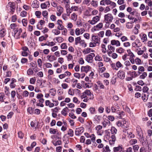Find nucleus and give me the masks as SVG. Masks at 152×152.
Wrapping results in <instances>:
<instances>
[{"mask_svg": "<svg viewBox=\"0 0 152 152\" xmlns=\"http://www.w3.org/2000/svg\"><path fill=\"white\" fill-rule=\"evenodd\" d=\"M80 44V45L84 48H85L87 46V44L85 42V41L84 40L82 39Z\"/></svg>", "mask_w": 152, "mask_h": 152, "instance_id": "48", "label": "nucleus"}, {"mask_svg": "<svg viewBox=\"0 0 152 152\" xmlns=\"http://www.w3.org/2000/svg\"><path fill=\"white\" fill-rule=\"evenodd\" d=\"M91 69V67L88 66H82L81 68V71L82 72H84L87 73Z\"/></svg>", "mask_w": 152, "mask_h": 152, "instance_id": "19", "label": "nucleus"}, {"mask_svg": "<svg viewBox=\"0 0 152 152\" xmlns=\"http://www.w3.org/2000/svg\"><path fill=\"white\" fill-rule=\"evenodd\" d=\"M77 82L78 80L75 79L73 78L71 80V83L73 88H74L76 86Z\"/></svg>", "mask_w": 152, "mask_h": 152, "instance_id": "34", "label": "nucleus"}, {"mask_svg": "<svg viewBox=\"0 0 152 152\" xmlns=\"http://www.w3.org/2000/svg\"><path fill=\"white\" fill-rule=\"evenodd\" d=\"M125 50L122 47H119L116 49V51L117 53L122 54L124 53Z\"/></svg>", "mask_w": 152, "mask_h": 152, "instance_id": "25", "label": "nucleus"}, {"mask_svg": "<svg viewBox=\"0 0 152 152\" xmlns=\"http://www.w3.org/2000/svg\"><path fill=\"white\" fill-rule=\"evenodd\" d=\"M103 128H108L110 125V121L107 119H104L103 118V120L102 122Z\"/></svg>", "mask_w": 152, "mask_h": 152, "instance_id": "9", "label": "nucleus"}, {"mask_svg": "<svg viewBox=\"0 0 152 152\" xmlns=\"http://www.w3.org/2000/svg\"><path fill=\"white\" fill-rule=\"evenodd\" d=\"M142 97L143 100L144 102H146L148 98V95L145 94H143Z\"/></svg>", "mask_w": 152, "mask_h": 152, "instance_id": "61", "label": "nucleus"}, {"mask_svg": "<svg viewBox=\"0 0 152 152\" xmlns=\"http://www.w3.org/2000/svg\"><path fill=\"white\" fill-rule=\"evenodd\" d=\"M50 5V2L49 1H46L44 3L41 4L40 7L42 9H45L47 7H49Z\"/></svg>", "mask_w": 152, "mask_h": 152, "instance_id": "20", "label": "nucleus"}, {"mask_svg": "<svg viewBox=\"0 0 152 152\" xmlns=\"http://www.w3.org/2000/svg\"><path fill=\"white\" fill-rule=\"evenodd\" d=\"M103 26V23H100L95 26L97 29H100L102 28Z\"/></svg>", "mask_w": 152, "mask_h": 152, "instance_id": "50", "label": "nucleus"}, {"mask_svg": "<svg viewBox=\"0 0 152 152\" xmlns=\"http://www.w3.org/2000/svg\"><path fill=\"white\" fill-rule=\"evenodd\" d=\"M116 124L118 126L124 128H127L129 126L128 122L125 120H123L122 121H118Z\"/></svg>", "mask_w": 152, "mask_h": 152, "instance_id": "2", "label": "nucleus"}, {"mask_svg": "<svg viewBox=\"0 0 152 152\" xmlns=\"http://www.w3.org/2000/svg\"><path fill=\"white\" fill-rule=\"evenodd\" d=\"M81 40L82 39L80 37L76 38L75 39V44L76 45H77L79 44H80Z\"/></svg>", "mask_w": 152, "mask_h": 152, "instance_id": "37", "label": "nucleus"}, {"mask_svg": "<svg viewBox=\"0 0 152 152\" xmlns=\"http://www.w3.org/2000/svg\"><path fill=\"white\" fill-rule=\"evenodd\" d=\"M100 16H95L92 18V20H88V22L89 24L92 25H94L98 22L100 20Z\"/></svg>", "mask_w": 152, "mask_h": 152, "instance_id": "4", "label": "nucleus"}, {"mask_svg": "<svg viewBox=\"0 0 152 152\" xmlns=\"http://www.w3.org/2000/svg\"><path fill=\"white\" fill-rule=\"evenodd\" d=\"M49 93L50 96H54L56 93V91L55 88H52L50 90Z\"/></svg>", "mask_w": 152, "mask_h": 152, "instance_id": "31", "label": "nucleus"}, {"mask_svg": "<svg viewBox=\"0 0 152 152\" xmlns=\"http://www.w3.org/2000/svg\"><path fill=\"white\" fill-rule=\"evenodd\" d=\"M100 41V38L98 36L92 35L91 42L89 43V47H94L99 45Z\"/></svg>", "mask_w": 152, "mask_h": 152, "instance_id": "1", "label": "nucleus"}, {"mask_svg": "<svg viewBox=\"0 0 152 152\" xmlns=\"http://www.w3.org/2000/svg\"><path fill=\"white\" fill-rule=\"evenodd\" d=\"M58 132L57 129H53L52 128H50V133L55 134Z\"/></svg>", "mask_w": 152, "mask_h": 152, "instance_id": "58", "label": "nucleus"}, {"mask_svg": "<svg viewBox=\"0 0 152 152\" xmlns=\"http://www.w3.org/2000/svg\"><path fill=\"white\" fill-rule=\"evenodd\" d=\"M136 131L137 134L139 136V137L141 139L143 138L142 131L141 128L139 126H138L136 128Z\"/></svg>", "mask_w": 152, "mask_h": 152, "instance_id": "12", "label": "nucleus"}, {"mask_svg": "<svg viewBox=\"0 0 152 152\" xmlns=\"http://www.w3.org/2000/svg\"><path fill=\"white\" fill-rule=\"evenodd\" d=\"M45 105L46 106H48L50 107H53L54 104V103H51L49 100H46L45 101Z\"/></svg>", "mask_w": 152, "mask_h": 152, "instance_id": "30", "label": "nucleus"}, {"mask_svg": "<svg viewBox=\"0 0 152 152\" xmlns=\"http://www.w3.org/2000/svg\"><path fill=\"white\" fill-rule=\"evenodd\" d=\"M108 49L110 50L112 52H114L115 50V48L111 45H109L108 46Z\"/></svg>", "mask_w": 152, "mask_h": 152, "instance_id": "57", "label": "nucleus"}, {"mask_svg": "<svg viewBox=\"0 0 152 152\" xmlns=\"http://www.w3.org/2000/svg\"><path fill=\"white\" fill-rule=\"evenodd\" d=\"M124 64L126 66V69L127 70H129V67L131 65L130 61L129 60L126 61L124 62Z\"/></svg>", "mask_w": 152, "mask_h": 152, "instance_id": "29", "label": "nucleus"}, {"mask_svg": "<svg viewBox=\"0 0 152 152\" xmlns=\"http://www.w3.org/2000/svg\"><path fill=\"white\" fill-rule=\"evenodd\" d=\"M60 47L61 49H67V46L66 43H63L61 45Z\"/></svg>", "mask_w": 152, "mask_h": 152, "instance_id": "59", "label": "nucleus"}, {"mask_svg": "<svg viewBox=\"0 0 152 152\" xmlns=\"http://www.w3.org/2000/svg\"><path fill=\"white\" fill-rule=\"evenodd\" d=\"M77 18V15L75 13L71 15V19L74 21H75Z\"/></svg>", "mask_w": 152, "mask_h": 152, "instance_id": "42", "label": "nucleus"}, {"mask_svg": "<svg viewBox=\"0 0 152 152\" xmlns=\"http://www.w3.org/2000/svg\"><path fill=\"white\" fill-rule=\"evenodd\" d=\"M39 3L37 0H35L33 1L32 4L31 6L33 8H38L39 7Z\"/></svg>", "mask_w": 152, "mask_h": 152, "instance_id": "24", "label": "nucleus"}, {"mask_svg": "<svg viewBox=\"0 0 152 152\" xmlns=\"http://www.w3.org/2000/svg\"><path fill=\"white\" fill-rule=\"evenodd\" d=\"M85 93L87 96H89L90 99H93L94 98V95L93 93L90 90H86L85 91Z\"/></svg>", "mask_w": 152, "mask_h": 152, "instance_id": "13", "label": "nucleus"}, {"mask_svg": "<svg viewBox=\"0 0 152 152\" xmlns=\"http://www.w3.org/2000/svg\"><path fill=\"white\" fill-rule=\"evenodd\" d=\"M132 46L134 48H139L142 46V44L140 40L137 39L135 41L132 43Z\"/></svg>", "mask_w": 152, "mask_h": 152, "instance_id": "7", "label": "nucleus"}, {"mask_svg": "<svg viewBox=\"0 0 152 152\" xmlns=\"http://www.w3.org/2000/svg\"><path fill=\"white\" fill-rule=\"evenodd\" d=\"M7 7L9 12L13 14L15 11V6L14 3L9 2L7 6Z\"/></svg>", "mask_w": 152, "mask_h": 152, "instance_id": "3", "label": "nucleus"}, {"mask_svg": "<svg viewBox=\"0 0 152 152\" xmlns=\"http://www.w3.org/2000/svg\"><path fill=\"white\" fill-rule=\"evenodd\" d=\"M43 95L41 93H39L37 94V98L39 99V101L42 103H43L44 101V99L43 98Z\"/></svg>", "mask_w": 152, "mask_h": 152, "instance_id": "23", "label": "nucleus"}, {"mask_svg": "<svg viewBox=\"0 0 152 152\" xmlns=\"http://www.w3.org/2000/svg\"><path fill=\"white\" fill-rule=\"evenodd\" d=\"M115 65L116 66V68H120L123 67V65L119 61H118L116 62Z\"/></svg>", "mask_w": 152, "mask_h": 152, "instance_id": "52", "label": "nucleus"}, {"mask_svg": "<svg viewBox=\"0 0 152 152\" xmlns=\"http://www.w3.org/2000/svg\"><path fill=\"white\" fill-rule=\"evenodd\" d=\"M60 108L59 107H56L52 109H51V111L55 113H57L59 111V110H60Z\"/></svg>", "mask_w": 152, "mask_h": 152, "instance_id": "60", "label": "nucleus"}, {"mask_svg": "<svg viewBox=\"0 0 152 152\" xmlns=\"http://www.w3.org/2000/svg\"><path fill=\"white\" fill-rule=\"evenodd\" d=\"M117 113L118 114L117 117L119 118H122L125 114L122 111H118Z\"/></svg>", "mask_w": 152, "mask_h": 152, "instance_id": "40", "label": "nucleus"}, {"mask_svg": "<svg viewBox=\"0 0 152 152\" xmlns=\"http://www.w3.org/2000/svg\"><path fill=\"white\" fill-rule=\"evenodd\" d=\"M102 126L100 125H98L95 127V129L96 131V133L99 135H102L103 132L102 130Z\"/></svg>", "mask_w": 152, "mask_h": 152, "instance_id": "8", "label": "nucleus"}, {"mask_svg": "<svg viewBox=\"0 0 152 152\" xmlns=\"http://www.w3.org/2000/svg\"><path fill=\"white\" fill-rule=\"evenodd\" d=\"M73 131L71 129H69L67 131V134L71 137H72L73 136Z\"/></svg>", "mask_w": 152, "mask_h": 152, "instance_id": "54", "label": "nucleus"}, {"mask_svg": "<svg viewBox=\"0 0 152 152\" xmlns=\"http://www.w3.org/2000/svg\"><path fill=\"white\" fill-rule=\"evenodd\" d=\"M147 76V73L146 72H143L142 74L140 76V78L141 79H144Z\"/></svg>", "mask_w": 152, "mask_h": 152, "instance_id": "64", "label": "nucleus"}, {"mask_svg": "<svg viewBox=\"0 0 152 152\" xmlns=\"http://www.w3.org/2000/svg\"><path fill=\"white\" fill-rule=\"evenodd\" d=\"M84 131V128L83 127L77 128L75 130V134L76 136H79L83 133Z\"/></svg>", "mask_w": 152, "mask_h": 152, "instance_id": "10", "label": "nucleus"}, {"mask_svg": "<svg viewBox=\"0 0 152 152\" xmlns=\"http://www.w3.org/2000/svg\"><path fill=\"white\" fill-rule=\"evenodd\" d=\"M45 22L44 20H41L39 22V23L40 25L39 24H38L37 25V27L38 29H41L42 28V26L43 24Z\"/></svg>", "mask_w": 152, "mask_h": 152, "instance_id": "36", "label": "nucleus"}, {"mask_svg": "<svg viewBox=\"0 0 152 152\" xmlns=\"http://www.w3.org/2000/svg\"><path fill=\"white\" fill-rule=\"evenodd\" d=\"M102 152H110L111 150L109 148V146L106 145L105 146H104L102 149Z\"/></svg>", "mask_w": 152, "mask_h": 152, "instance_id": "32", "label": "nucleus"}, {"mask_svg": "<svg viewBox=\"0 0 152 152\" xmlns=\"http://www.w3.org/2000/svg\"><path fill=\"white\" fill-rule=\"evenodd\" d=\"M52 142L55 146L60 145L62 143L61 141L60 140H58L56 142H55L54 141H52Z\"/></svg>", "mask_w": 152, "mask_h": 152, "instance_id": "45", "label": "nucleus"}, {"mask_svg": "<svg viewBox=\"0 0 152 152\" xmlns=\"http://www.w3.org/2000/svg\"><path fill=\"white\" fill-rule=\"evenodd\" d=\"M15 32L13 34V36L16 39H19L20 37V36L21 33L22 32V29L21 28H19L18 30V31Z\"/></svg>", "mask_w": 152, "mask_h": 152, "instance_id": "11", "label": "nucleus"}, {"mask_svg": "<svg viewBox=\"0 0 152 152\" xmlns=\"http://www.w3.org/2000/svg\"><path fill=\"white\" fill-rule=\"evenodd\" d=\"M104 21L105 22L111 23L112 22L113 17L110 13H108L104 15Z\"/></svg>", "mask_w": 152, "mask_h": 152, "instance_id": "5", "label": "nucleus"}, {"mask_svg": "<svg viewBox=\"0 0 152 152\" xmlns=\"http://www.w3.org/2000/svg\"><path fill=\"white\" fill-rule=\"evenodd\" d=\"M101 47L102 48V52L104 53H106L107 51V50L105 45L104 44H102L101 45Z\"/></svg>", "mask_w": 152, "mask_h": 152, "instance_id": "55", "label": "nucleus"}, {"mask_svg": "<svg viewBox=\"0 0 152 152\" xmlns=\"http://www.w3.org/2000/svg\"><path fill=\"white\" fill-rule=\"evenodd\" d=\"M10 28L12 29L13 32L14 33L15 32H16L17 31H18V30L19 28H18L17 25L15 23L11 24L10 26Z\"/></svg>", "mask_w": 152, "mask_h": 152, "instance_id": "18", "label": "nucleus"}, {"mask_svg": "<svg viewBox=\"0 0 152 152\" xmlns=\"http://www.w3.org/2000/svg\"><path fill=\"white\" fill-rule=\"evenodd\" d=\"M48 37V35L47 34H45L44 36H42L39 38V41L42 42L44 40H46Z\"/></svg>", "mask_w": 152, "mask_h": 152, "instance_id": "35", "label": "nucleus"}, {"mask_svg": "<svg viewBox=\"0 0 152 152\" xmlns=\"http://www.w3.org/2000/svg\"><path fill=\"white\" fill-rule=\"evenodd\" d=\"M127 12L129 13L130 14L132 15H135L136 16L140 15V14L138 13L136 10L134 9L132 10V8L131 7H128L126 10Z\"/></svg>", "mask_w": 152, "mask_h": 152, "instance_id": "6", "label": "nucleus"}, {"mask_svg": "<svg viewBox=\"0 0 152 152\" xmlns=\"http://www.w3.org/2000/svg\"><path fill=\"white\" fill-rule=\"evenodd\" d=\"M6 30L4 28H3L0 31V37H4L6 34Z\"/></svg>", "mask_w": 152, "mask_h": 152, "instance_id": "41", "label": "nucleus"}, {"mask_svg": "<svg viewBox=\"0 0 152 152\" xmlns=\"http://www.w3.org/2000/svg\"><path fill=\"white\" fill-rule=\"evenodd\" d=\"M139 146L138 145H135L133 146V150L134 152H136L138 151L139 148Z\"/></svg>", "mask_w": 152, "mask_h": 152, "instance_id": "63", "label": "nucleus"}, {"mask_svg": "<svg viewBox=\"0 0 152 152\" xmlns=\"http://www.w3.org/2000/svg\"><path fill=\"white\" fill-rule=\"evenodd\" d=\"M46 58L48 61L50 62L56 60V59L55 56L53 55H48Z\"/></svg>", "mask_w": 152, "mask_h": 152, "instance_id": "16", "label": "nucleus"}, {"mask_svg": "<svg viewBox=\"0 0 152 152\" xmlns=\"http://www.w3.org/2000/svg\"><path fill=\"white\" fill-rule=\"evenodd\" d=\"M68 110V108L67 107L64 108L61 111V114L64 116H66L68 114L67 113Z\"/></svg>", "mask_w": 152, "mask_h": 152, "instance_id": "33", "label": "nucleus"}, {"mask_svg": "<svg viewBox=\"0 0 152 152\" xmlns=\"http://www.w3.org/2000/svg\"><path fill=\"white\" fill-rule=\"evenodd\" d=\"M139 24L136 25L133 30V32L135 34H137L139 32L138 28H140Z\"/></svg>", "mask_w": 152, "mask_h": 152, "instance_id": "28", "label": "nucleus"}, {"mask_svg": "<svg viewBox=\"0 0 152 152\" xmlns=\"http://www.w3.org/2000/svg\"><path fill=\"white\" fill-rule=\"evenodd\" d=\"M94 50H92L91 48H88L84 50L83 51V52L84 54H86L90 52H94Z\"/></svg>", "mask_w": 152, "mask_h": 152, "instance_id": "26", "label": "nucleus"}, {"mask_svg": "<svg viewBox=\"0 0 152 152\" xmlns=\"http://www.w3.org/2000/svg\"><path fill=\"white\" fill-rule=\"evenodd\" d=\"M91 138L90 140L93 142H94L95 141L96 136L94 134H91L89 137Z\"/></svg>", "mask_w": 152, "mask_h": 152, "instance_id": "51", "label": "nucleus"}, {"mask_svg": "<svg viewBox=\"0 0 152 152\" xmlns=\"http://www.w3.org/2000/svg\"><path fill=\"white\" fill-rule=\"evenodd\" d=\"M116 140V137L115 135L112 134L111 137V139L109 140V143L110 145H114L115 142Z\"/></svg>", "mask_w": 152, "mask_h": 152, "instance_id": "22", "label": "nucleus"}, {"mask_svg": "<svg viewBox=\"0 0 152 152\" xmlns=\"http://www.w3.org/2000/svg\"><path fill=\"white\" fill-rule=\"evenodd\" d=\"M93 58L90 55H88L86 58V61L89 63H91L93 61Z\"/></svg>", "mask_w": 152, "mask_h": 152, "instance_id": "39", "label": "nucleus"}, {"mask_svg": "<svg viewBox=\"0 0 152 152\" xmlns=\"http://www.w3.org/2000/svg\"><path fill=\"white\" fill-rule=\"evenodd\" d=\"M17 17L16 15H12L11 17V21L13 22H15L17 20Z\"/></svg>", "mask_w": 152, "mask_h": 152, "instance_id": "62", "label": "nucleus"}, {"mask_svg": "<svg viewBox=\"0 0 152 152\" xmlns=\"http://www.w3.org/2000/svg\"><path fill=\"white\" fill-rule=\"evenodd\" d=\"M34 109L32 107H29L27 109L28 112L30 114H32L33 113Z\"/></svg>", "mask_w": 152, "mask_h": 152, "instance_id": "49", "label": "nucleus"}, {"mask_svg": "<svg viewBox=\"0 0 152 152\" xmlns=\"http://www.w3.org/2000/svg\"><path fill=\"white\" fill-rule=\"evenodd\" d=\"M141 39L142 42H145L147 41V35L145 34H143L142 36L140 35Z\"/></svg>", "mask_w": 152, "mask_h": 152, "instance_id": "27", "label": "nucleus"}, {"mask_svg": "<svg viewBox=\"0 0 152 152\" xmlns=\"http://www.w3.org/2000/svg\"><path fill=\"white\" fill-rule=\"evenodd\" d=\"M111 132L112 134L115 135L117 133V130L114 127H112L111 129Z\"/></svg>", "mask_w": 152, "mask_h": 152, "instance_id": "46", "label": "nucleus"}, {"mask_svg": "<svg viewBox=\"0 0 152 152\" xmlns=\"http://www.w3.org/2000/svg\"><path fill=\"white\" fill-rule=\"evenodd\" d=\"M118 77L121 79H123L125 77V73L123 70H119L117 73Z\"/></svg>", "mask_w": 152, "mask_h": 152, "instance_id": "15", "label": "nucleus"}, {"mask_svg": "<svg viewBox=\"0 0 152 152\" xmlns=\"http://www.w3.org/2000/svg\"><path fill=\"white\" fill-rule=\"evenodd\" d=\"M104 61L106 62H108L110 61V59L105 55H103L102 56Z\"/></svg>", "mask_w": 152, "mask_h": 152, "instance_id": "56", "label": "nucleus"}, {"mask_svg": "<svg viewBox=\"0 0 152 152\" xmlns=\"http://www.w3.org/2000/svg\"><path fill=\"white\" fill-rule=\"evenodd\" d=\"M102 140L100 139H97L96 140V142L98 144V145H97V144H96V145L97 146L98 148L99 149H102L104 147V145L102 143Z\"/></svg>", "mask_w": 152, "mask_h": 152, "instance_id": "17", "label": "nucleus"}, {"mask_svg": "<svg viewBox=\"0 0 152 152\" xmlns=\"http://www.w3.org/2000/svg\"><path fill=\"white\" fill-rule=\"evenodd\" d=\"M111 44L113 45H115L117 47L120 46L121 45L120 42L118 40H112L111 41Z\"/></svg>", "mask_w": 152, "mask_h": 152, "instance_id": "21", "label": "nucleus"}, {"mask_svg": "<svg viewBox=\"0 0 152 152\" xmlns=\"http://www.w3.org/2000/svg\"><path fill=\"white\" fill-rule=\"evenodd\" d=\"M137 142V140L136 139H132L129 141V143L130 145H132L136 143Z\"/></svg>", "mask_w": 152, "mask_h": 152, "instance_id": "53", "label": "nucleus"}, {"mask_svg": "<svg viewBox=\"0 0 152 152\" xmlns=\"http://www.w3.org/2000/svg\"><path fill=\"white\" fill-rule=\"evenodd\" d=\"M57 24L58 25L57 29L59 30H62L63 29L64 26L62 25V22L61 20H58L57 22Z\"/></svg>", "mask_w": 152, "mask_h": 152, "instance_id": "14", "label": "nucleus"}, {"mask_svg": "<svg viewBox=\"0 0 152 152\" xmlns=\"http://www.w3.org/2000/svg\"><path fill=\"white\" fill-rule=\"evenodd\" d=\"M133 26V23L132 22H128L126 23V27L127 28H132Z\"/></svg>", "mask_w": 152, "mask_h": 152, "instance_id": "44", "label": "nucleus"}, {"mask_svg": "<svg viewBox=\"0 0 152 152\" xmlns=\"http://www.w3.org/2000/svg\"><path fill=\"white\" fill-rule=\"evenodd\" d=\"M58 29H53L52 31V33L55 35H57L60 33V31Z\"/></svg>", "mask_w": 152, "mask_h": 152, "instance_id": "47", "label": "nucleus"}, {"mask_svg": "<svg viewBox=\"0 0 152 152\" xmlns=\"http://www.w3.org/2000/svg\"><path fill=\"white\" fill-rule=\"evenodd\" d=\"M137 16V18H135L134 17H133V19L132 20V23H134V22H136L137 21H138V20H141V18L140 16Z\"/></svg>", "mask_w": 152, "mask_h": 152, "instance_id": "43", "label": "nucleus"}, {"mask_svg": "<svg viewBox=\"0 0 152 152\" xmlns=\"http://www.w3.org/2000/svg\"><path fill=\"white\" fill-rule=\"evenodd\" d=\"M91 5L93 7H96L98 6V2L97 1L92 0L91 2Z\"/></svg>", "mask_w": 152, "mask_h": 152, "instance_id": "38", "label": "nucleus"}]
</instances>
